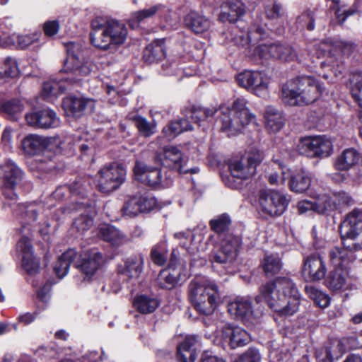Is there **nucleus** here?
<instances>
[{
	"instance_id": "obj_1",
	"label": "nucleus",
	"mask_w": 362,
	"mask_h": 362,
	"mask_svg": "<svg viewBox=\"0 0 362 362\" xmlns=\"http://www.w3.org/2000/svg\"><path fill=\"white\" fill-rule=\"evenodd\" d=\"M255 297L257 303L264 302L279 317L294 315L299 308L300 294L290 278L278 276L263 284Z\"/></svg>"
},
{
	"instance_id": "obj_2",
	"label": "nucleus",
	"mask_w": 362,
	"mask_h": 362,
	"mask_svg": "<svg viewBox=\"0 0 362 362\" xmlns=\"http://www.w3.org/2000/svg\"><path fill=\"white\" fill-rule=\"evenodd\" d=\"M351 250L334 247L329 252V258L332 266L323 279L324 286L332 293H340L350 287V265L356 259L354 252L362 250V241L354 243Z\"/></svg>"
},
{
	"instance_id": "obj_3",
	"label": "nucleus",
	"mask_w": 362,
	"mask_h": 362,
	"mask_svg": "<svg viewBox=\"0 0 362 362\" xmlns=\"http://www.w3.org/2000/svg\"><path fill=\"white\" fill-rule=\"evenodd\" d=\"M323 91V86L315 77L304 75L288 80L283 84L281 97L287 105L304 106L316 101Z\"/></svg>"
},
{
	"instance_id": "obj_4",
	"label": "nucleus",
	"mask_w": 362,
	"mask_h": 362,
	"mask_svg": "<svg viewBox=\"0 0 362 362\" xmlns=\"http://www.w3.org/2000/svg\"><path fill=\"white\" fill-rule=\"evenodd\" d=\"M188 297L199 314L209 316L218 308L220 300L218 287L216 284L192 280L188 287Z\"/></svg>"
},
{
	"instance_id": "obj_5",
	"label": "nucleus",
	"mask_w": 362,
	"mask_h": 362,
	"mask_svg": "<svg viewBox=\"0 0 362 362\" xmlns=\"http://www.w3.org/2000/svg\"><path fill=\"white\" fill-rule=\"evenodd\" d=\"M66 49V58L61 72L67 74L66 80L71 83H79L82 78L87 76L91 72V69L87 63L80 61L78 51L80 46L74 42H68L64 44Z\"/></svg>"
},
{
	"instance_id": "obj_6",
	"label": "nucleus",
	"mask_w": 362,
	"mask_h": 362,
	"mask_svg": "<svg viewBox=\"0 0 362 362\" xmlns=\"http://www.w3.org/2000/svg\"><path fill=\"white\" fill-rule=\"evenodd\" d=\"M258 202L262 211L271 217L281 216L291 202L289 195L275 189H260Z\"/></svg>"
},
{
	"instance_id": "obj_7",
	"label": "nucleus",
	"mask_w": 362,
	"mask_h": 362,
	"mask_svg": "<svg viewBox=\"0 0 362 362\" xmlns=\"http://www.w3.org/2000/svg\"><path fill=\"white\" fill-rule=\"evenodd\" d=\"M262 160V153L259 151H256L249 153L246 163H243V160L231 161L228 165V168L232 178L240 180V182L238 185L232 184L230 185V188L241 189L243 186V180L249 179L255 174L257 167L260 165Z\"/></svg>"
},
{
	"instance_id": "obj_8",
	"label": "nucleus",
	"mask_w": 362,
	"mask_h": 362,
	"mask_svg": "<svg viewBox=\"0 0 362 362\" xmlns=\"http://www.w3.org/2000/svg\"><path fill=\"white\" fill-rule=\"evenodd\" d=\"M300 154L310 158H323L332 153V144L325 136L301 137L297 146Z\"/></svg>"
},
{
	"instance_id": "obj_9",
	"label": "nucleus",
	"mask_w": 362,
	"mask_h": 362,
	"mask_svg": "<svg viewBox=\"0 0 362 362\" xmlns=\"http://www.w3.org/2000/svg\"><path fill=\"white\" fill-rule=\"evenodd\" d=\"M136 179L145 185L152 189L168 187L172 183V180L165 177L163 178L160 168L148 165L142 161L136 160L133 169Z\"/></svg>"
},
{
	"instance_id": "obj_10",
	"label": "nucleus",
	"mask_w": 362,
	"mask_h": 362,
	"mask_svg": "<svg viewBox=\"0 0 362 362\" xmlns=\"http://www.w3.org/2000/svg\"><path fill=\"white\" fill-rule=\"evenodd\" d=\"M3 175L0 178V187L4 197L10 200L18 197L15 190L21 185L24 179V172L11 160H7L3 165Z\"/></svg>"
},
{
	"instance_id": "obj_11",
	"label": "nucleus",
	"mask_w": 362,
	"mask_h": 362,
	"mask_svg": "<svg viewBox=\"0 0 362 362\" xmlns=\"http://www.w3.org/2000/svg\"><path fill=\"white\" fill-rule=\"evenodd\" d=\"M339 232L343 247L351 250V245H347V240H355L362 233V209L356 207L348 212L341 219Z\"/></svg>"
},
{
	"instance_id": "obj_12",
	"label": "nucleus",
	"mask_w": 362,
	"mask_h": 362,
	"mask_svg": "<svg viewBox=\"0 0 362 362\" xmlns=\"http://www.w3.org/2000/svg\"><path fill=\"white\" fill-rule=\"evenodd\" d=\"M219 248L211 255V262L217 264H231L237 258L242 245V238L233 234L218 238Z\"/></svg>"
},
{
	"instance_id": "obj_13",
	"label": "nucleus",
	"mask_w": 362,
	"mask_h": 362,
	"mask_svg": "<svg viewBox=\"0 0 362 362\" xmlns=\"http://www.w3.org/2000/svg\"><path fill=\"white\" fill-rule=\"evenodd\" d=\"M126 174V170L122 164L112 163L104 166L99 171V190L110 193L117 189L124 182Z\"/></svg>"
},
{
	"instance_id": "obj_14",
	"label": "nucleus",
	"mask_w": 362,
	"mask_h": 362,
	"mask_svg": "<svg viewBox=\"0 0 362 362\" xmlns=\"http://www.w3.org/2000/svg\"><path fill=\"white\" fill-rule=\"evenodd\" d=\"M327 272L325 261L320 253L315 252L303 257L300 274L305 282H319L325 278Z\"/></svg>"
},
{
	"instance_id": "obj_15",
	"label": "nucleus",
	"mask_w": 362,
	"mask_h": 362,
	"mask_svg": "<svg viewBox=\"0 0 362 362\" xmlns=\"http://www.w3.org/2000/svg\"><path fill=\"white\" fill-rule=\"evenodd\" d=\"M158 207L157 199L149 192L137 194L130 197L124 204V215L134 217L140 213L150 212Z\"/></svg>"
},
{
	"instance_id": "obj_16",
	"label": "nucleus",
	"mask_w": 362,
	"mask_h": 362,
	"mask_svg": "<svg viewBox=\"0 0 362 362\" xmlns=\"http://www.w3.org/2000/svg\"><path fill=\"white\" fill-rule=\"evenodd\" d=\"M70 190V196L82 201L76 202V209H85L90 211L93 208L94 200L88 198V194L93 189L91 177L88 176H78L75 180L68 184Z\"/></svg>"
},
{
	"instance_id": "obj_17",
	"label": "nucleus",
	"mask_w": 362,
	"mask_h": 362,
	"mask_svg": "<svg viewBox=\"0 0 362 362\" xmlns=\"http://www.w3.org/2000/svg\"><path fill=\"white\" fill-rule=\"evenodd\" d=\"M127 29L124 24L117 21H107L106 28L102 33L103 38L97 39L98 49L107 50L112 45H121L124 43L127 36ZM101 36V34H100Z\"/></svg>"
},
{
	"instance_id": "obj_18",
	"label": "nucleus",
	"mask_w": 362,
	"mask_h": 362,
	"mask_svg": "<svg viewBox=\"0 0 362 362\" xmlns=\"http://www.w3.org/2000/svg\"><path fill=\"white\" fill-rule=\"evenodd\" d=\"M218 117L221 122V132H227L228 136L240 133L244 127L251 123L255 118L249 109H247L245 114L240 112L231 117V111L229 108H226L221 112Z\"/></svg>"
},
{
	"instance_id": "obj_19",
	"label": "nucleus",
	"mask_w": 362,
	"mask_h": 362,
	"mask_svg": "<svg viewBox=\"0 0 362 362\" xmlns=\"http://www.w3.org/2000/svg\"><path fill=\"white\" fill-rule=\"evenodd\" d=\"M103 254L97 248L86 250L76 262L75 267L90 281L105 262Z\"/></svg>"
},
{
	"instance_id": "obj_20",
	"label": "nucleus",
	"mask_w": 362,
	"mask_h": 362,
	"mask_svg": "<svg viewBox=\"0 0 362 362\" xmlns=\"http://www.w3.org/2000/svg\"><path fill=\"white\" fill-rule=\"evenodd\" d=\"M255 52L262 59H274L291 62L296 57L293 47L283 44L259 45L255 48Z\"/></svg>"
},
{
	"instance_id": "obj_21",
	"label": "nucleus",
	"mask_w": 362,
	"mask_h": 362,
	"mask_svg": "<svg viewBox=\"0 0 362 362\" xmlns=\"http://www.w3.org/2000/svg\"><path fill=\"white\" fill-rule=\"evenodd\" d=\"M163 156V165L169 169L178 172L180 174H195L199 171L198 167L185 168L187 158H185L182 152L176 146L165 147Z\"/></svg>"
},
{
	"instance_id": "obj_22",
	"label": "nucleus",
	"mask_w": 362,
	"mask_h": 362,
	"mask_svg": "<svg viewBox=\"0 0 362 362\" xmlns=\"http://www.w3.org/2000/svg\"><path fill=\"white\" fill-rule=\"evenodd\" d=\"M236 80L240 86L250 90L257 95L266 91L268 88L267 82L259 71L245 70L238 74Z\"/></svg>"
},
{
	"instance_id": "obj_23",
	"label": "nucleus",
	"mask_w": 362,
	"mask_h": 362,
	"mask_svg": "<svg viewBox=\"0 0 362 362\" xmlns=\"http://www.w3.org/2000/svg\"><path fill=\"white\" fill-rule=\"evenodd\" d=\"M232 221L230 216L223 213L216 218L211 219L209 222L210 229L214 233L207 238L206 244L216 247L218 243V238L225 236V235L232 234L229 233V228L231 226Z\"/></svg>"
},
{
	"instance_id": "obj_24",
	"label": "nucleus",
	"mask_w": 362,
	"mask_h": 362,
	"mask_svg": "<svg viewBox=\"0 0 362 362\" xmlns=\"http://www.w3.org/2000/svg\"><path fill=\"white\" fill-rule=\"evenodd\" d=\"M25 117L28 124L35 128H53L57 123L56 112L50 109L31 112L26 114Z\"/></svg>"
},
{
	"instance_id": "obj_25",
	"label": "nucleus",
	"mask_w": 362,
	"mask_h": 362,
	"mask_svg": "<svg viewBox=\"0 0 362 362\" xmlns=\"http://www.w3.org/2000/svg\"><path fill=\"white\" fill-rule=\"evenodd\" d=\"M198 336L187 335L176 349L177 362H194L197 356Z\"/></svg>"
},
{
	"instance_id": "obj_26",
	"label": "nucleus",
	"mask_w": 362,
	"mask_h": 362,
	"mask_svg": "<svg viewBox=\"0 0 362 362\" xmlns=\"http://www.w3.org/2000/svg\"><path fill=\"white\" fill-rule=\"evenodd\" d=\"M222 338L231 349H235L247 344L248 334L238 326L227 325L223 327Z\"/></svg>"
},
{
	"instance_id": "obj_27",
	"label": "nucleus",
	"mask_w": 362,
	"mask_h": 362,
	"mask_svg": "<svg viewBox=\"0 0 362 362\" xmlns=\"http://www.w3.org/2000/svg\"><path fill=\"white\" fill-rule=\"evenodd\" d=\"M228 312L235 320L247 322L253 315L252 301L245 298H237L228 303Z\"/></svg>"
},
{
	"instance_id": "obj_28",
	"label": "nucleus",
	"mask_w": 362,
	"mask_h": 362,
	"mask_svg": "<svg viewBox=\"0 0 362 362\" xmlns=\"http://www.w3.org/2000/svg\"><path fill=\"white\" fill-rule=\"evenodd\" d=\"M89 102L88 98L70 94L63 98L62 105L68 117L79 118L83 115Z\"/></svg>"
},
{
	"instance_id": "obj_29",
	"label": "nucleus",
	"mask_w": 362,
	"mask_h": 362,
	"mask_svg": "<svg viewBox=\"0 0 362 362\" xmlns=\"http://www.w3.org/2000/svg\"><path fill=\"white\" fill-rule=\"evenodd\" d=\"M219 18L221 21L234 23L245 13V5L240 0L223 2Z\"/></svg>"
},
{
	"instance_id": "obj_30",
	"label": "nucleus",
	"mask_w": 362,
	"mask_h": 362,
	"mask_svg": "<svg viewBox=\"0 0 362 362\" xmlns=\"http://www.w3.org/2000/svg\"><path fill=\"white\" fill-rule=\"evenodd\" d=\"M219 110L216 107H204L197 104L189 103L185 107L184 115L187 119H190L199 127H202V122H206L209 118L214 117Z\"/></svg>"
},
{
	"instance_id": "obj_31",
	"label": "nucleus",
	"mask_w": 362,
	"mask_h": 362,
	"mask_svg": "<svg viewBox=\"0 0 362 362\" xmlns=\"http://www.w3.org/2000/svg\"><path fill=\"white\" fill-rule=\"evenodd\" d=\"M99 238L113 247H119L129 241L127 237L111 224H101L98 228Z\"/></svg>"
},
{
	"instance_id": "obj_32",
	"label": "nucleus",
	"mask_w": 362,
	"mask_h": 362,
	"mask_svg": "<svg viewBox=\"0 0 362 362\" xmlns=\"http://www.w3.org/2000/svg\"><path fill=\"white\" fill-rule=\"evenodd\" d=\"M186 28L196 35L205 33L210 28L209 20L197 11H191L184 17Z\"/></svg>"
},
{
	"instance_id": "obj_33",
	"label": "nucleus",
	"mask_w": 362,
	"mask_h": 362,
	"mask_svg": "<svg viewBox=\"0 0 362 362\" xmlns=\"http://www.w3.org/2000/svg\"><path fill=\"white\" fill-rule=\"evenodd\" d=\"M264 10L267 19L276 21L279 23L277 28L271 30L278 34L282 33L284 30V23L286 18V11L282 4L276 1H274L265 4Z\"/></svg>"
},
{
	"instance_id": "obj_34",
	"label": "nucleus",
	"mask_w": 362,
	"mask_h": 362,
	"mask_svg": "<svg viewBox=\"0 0 362 362\" xmlns=\"http://www.w3.org/2000/svg\"><path fill=\"white\" fill-rule=\"evenodd\" d=\"M144 257L141 254L132 255L124 261L123 267L118 268V273L128 278H137L143 270Z\"/></svg>"
},
{
	"instance_id": "obj_35",
	"label": "nucleus",
	"mask_w": 362,
	"mask_h": 362,
	"mask_svg": "<svg viewBox=\"0 0 362 362\" xmlns=\"http://www.w3.org/2000/svg\"><path fill=\"white\" fill-rule=\"evenodd\" d=\"M361 154L354 148H349L342 151L337 158L334 166L339 171H346L360 161Z\"/></svg>"
},
{
	"instance_id": "obj_36",
	"label": "nucleus",
	"mask_w": 362,
	"mask_h": 362,
	"mask_svg": "<svg viewBox=\"0 0 362 362\" xmlns=\"http://www.w3.org/2000/svg\"><path fill=\"white\" fill-rule=\"evenodd\" d=\"M47 145V141L36 134H28L21 141V146L25 154L31 156L42 153L46 148Z\"/></svg>"
},
{
	"instance_id": "obj_37",
	"label": "nucleus",
	"mask_w": 362,
	"mask_h": 362,
	"mask_svg": "<svg viewBox=\"0 0 362 362\" xmlns=\"http://www.w3.org/2000/svg\"><path fill=\"white\" fill-rule=\"evenodd\" d=\"M132 305L138 313L146 315L153 313L158 308L160 300L146 294H139L134 297Z\"/></svg>"
},
{
	"instance_id": "obj_38",
	"label": "nucleus",
	"mask_w": 362,
	"mask_h": 362,
	"mask_svg": "<svg viewBox=\"0 0 362 362\" xmlns=\"http://www.w3.org/2000/svg\"><path fill=\"white\" fill-rule=\"evenodd\" d=\"M311 177L304 170L292 173L288 180V185L291 192L303 193L310 187Z\"/></svg>"
},
{
	"instance_id": "obj_39",
	"label": "nucleus",
	"mask_w": 362,
	"mask_h": 362,
	"mask_svg": "<svg viewBox=\"0 0 362 362\" xmlns=\"http://www.w3.org/2000/svg\"><path fill=\"white\" fill-rule=\"evenodd\" d=\"M165 57V44L163 41L158 40L148 45L143 52V59L148 64L158 62Z\"/></svg>"
},
{
	"instance_id": "obj_40",
	"label": "nucleus",
	"mask_w": 362,
	"mask_h": 362,
	"mask_svg": "<svg viewBox=\"0 0 362 362\" xmlns=\"http://www.w3.org/2000/svg\"><path fill=\"white\" fill-rule=\"evenodd\" d=\"M180 279V272L176 269L165 268L162 269L158 276L159 288L165 290L175 288Z\"/></svg>"
},
{
	"instance_id": "obj_41",
	"label": "nucleus",
	"mask_w": 362,
	"mask_h": 362,
	"mask_svg": "<svg viewBox=\"0 0 362 362\" xmlns=\"http://www.w3.org/2000/svg\"><path fill=\"white\" fill-rule=\"evenodd\" d=\"M193 129L192 124L187 118H181L180 119L170 122L163 127L162 133L164 136L170 139L175 138L180 134L191 131Z\"/></svg>"
},
{
	"instance_id": "obj_42",
	"label": "nucleus",
	"mask_w": 362,
	"mask_h": 362,
	"mask_svg": "<svg viewBox=\"0 0 362 362\" xmlns=\"http://www.w3.org/2000/svg\"><path fill=\"white\" fill-rule=\"evenodd\" d=\"M63 77L59 81H48L42 84V94L44 97L57 96L64 93L68 89V86H72L76 83H71Z\"/></svg>"
},
{
	"instance_id": "obj_43",
	"label": "nucleus",
	"mask_w": 362,
	"mask_h": 362,
	"mask_svg": "<svg viewBox=\"0 0 362 362\" xmlns=\"http://www.w3.org/2000/svg\"><path fill=\"white\" fill-rule=\"evenodd\" d=\"M346 352L341 338L329 339L328 345L325 348V356L322 362H334V360L339 359Z\"/></svg>"
},
{
	"instance_id": "obj_44",
	"label": "nucleus",
	"mask_w": 362,
	"mask_h": 362,
	"mask_svg": "<svg viewBox=\"0 0 362 362\" xmlns=\"http://www.w3.org/2000/svg\"><path fill=\"white\" fill-rule=\"evenodd\" d=\"M25 106L18 98H11L3 102V113L11 122H18L22 117Z\"/></svg>"
},
{
	"instance_id": "obj_45",
	"label": "nucleus",
	"mask_w": 362,
	"mask_h": 362,
	"mask_svg": "<svg viewBox=\"0 0 362 362\" xmlns=\"http://www.w3.org/2000/svg\"><path fill=\"white\" fill-rule=\"evenodd\" d=\"M282 266L281 259L278 255L274 254H266L260 263V267L267 278L279 274L282 269Z\"/></svg>"
},
{
	"instance_id": "obj_46",
	"label": "nucleus",
	"mask_w": 362,
	"mask_h": 362,
	"mask_svg": "<svg viewBox=\"0 0 362 362\" xmlns=\"http://www.w3.org/2000/svg\"><path fill=\"white\" fill-rule=\"evenodd\" d=\"M329 54L333 56L350 57L356 49V45L352 42L338 39H329Z\"/></svg>"
},
{
	"instance_id": "obj_47",
	"label": "nucleus",
	"mask_w": 362,
	"mask_h": 362,
	"mask_svg": "<svg viewBox=\"0 0 362 362\" xmlns=\"http://www.w3.org/2000/svg\"><path fill=\"white\" fill-rule=\"evenodd\" d=\"M128 118L134 123L141 136L150 137L156 133V122H149L144 117L138 114L129 116Z\"/></svg>"
},
{
	"instance_id": "obj_48",
	"label": "nucleus",
	"mask_w": 362,
	"mask_h": 362,
	"mask_svg": "<svg viewBox=\"0 0 362 362\" xmlns=\"http://www.w3.org/2000/svg\"><path fill=\"white\" fill-rule=\"evenodd\" d=\"M305 294L313 300L315 305L320 308L328 307L331 302L330 296L325 292L313 286L306 285L304 288Z\"/></svg>"
},
{
	"instance_id": "obj_49",
	"label": "nucleus",
	"mask_w": 362,
	"mask_h": 362,
	"mask_svg": "<svg viewBox=\"0 0 362 362\" xmlns=\"http://www.w3.org/2000/svg\"><path fill=\"white\" fill-rule=\"evenodd\" d=\"M267 126L273 132L279 131L284 125L285 119L281 112L272 107H268L265 112Z\"/></svg>"
},
{
	"instance_id": "obj_50",
	"label": "nucleus",
	"mask_w": 362,
	"mask_h": 362,
	"mask_svg": "<svg viewBox=\"0 0 362 362\" xmlns=\"http://www.w3.org/2000/svg\"><path fill=\"white\" fill-rule=\"evenodd\" d=\"M162 8L161 4L153 5L148 8H145L133 13L129 20V25L132 28H136L146 18L153 17Z\"/></svg>"
},
{
	"instance_id": "obj_51",
	"label": "nucleus",
	"mask_w": 362,
	"mask_h": 362,
	"mask_svg": "<svg viewBox=\"0 0 362 362\" xmlns=\"http://www.w3.org/2000/svg\"><path fill=\"white\" fill-rule=\"evenodd\" d=\"M80 210H84L86 214H81L78 217L75 218L73 226L76 228L78 232H83L88 230L93 224V214H95V204H93V208L91 211H88L85 209H81Z\"/></svg>"
},
{
	"instance_id": "obj_52",
	"label": "nucleus",
	"mask_w": 362,
	"mask_h": 362,
	"mask_svg": "<svg viewBox=\"0 0 362 362\" xmlns=\"http://www.w3.org/2000/svg\"><path fill=\"white\" fill-rule=\"evenodd\" d=\"M315 203L316 212L320 214H326L337 210L336 201L327 194H323Z\"/></svg>"
},
{
	"instance_id": "obj_53",
	"label": "nucleus",
	"mask_w": 362,
	"mask_h": 362,
	"mask_svg": "<svg viewBox=\"0 0 362 362\" xmlns=\"http://www.w3.org/2000/svg\"><path fill=\"white\" fill-rule=\"evenodd\" d=\"M151 259L157 266L161 267L165 264L168 259V250L165 243L155 245L151 250Z\"/></svg>"
},
{
	"instance_id": "obj_54",
	"label": "nucleus",
	"mask_w": 362,
	"mask_h": 362,
	"mask_svg": "<svg viewBox=\"0 0 362 362\" xmlns=\"http://www.w3.org/2000/svg\"><path fill=\"white\" fill-rule=\"evenodd\" d=\"M33 165L40 179H45L47 175L56 171V163L51 159H37Z\"/></svg>"
},
{
	"instance_id": "obj_55",
	"label": "nucleus",
	"mask_w": 362,
	"mask_h": 362,
	"mask_svg": "<svg viewBox=\"0 0 362 362\" xmlns=\"http://www.w3.org/2000/svg\"><path fill=\"white\" fill-rule=\"evenodd\" d=\"M317 13L318 9H307L298 18V21L308 31H312L315 29V21L318 19Z\"/></svg>"
},
{
	"instance_id": "obj_56",
	"label": "nucleus",
	"mask_w": 362,
	"mask_h": 362,
	"mask_svg": "<svg viewBox=\"0 0 362 362\" xmlns=\"http://www.w3.org/2000/svg\"><path fill=\"white\" fill-rule=\"evenodd\" d=\"M40 266V258H37L34 254L22 256V267L29 275H34L39 272Z\"/></svg>"
},
{
	"instance_id": "obj_57",
	"label": "nucleus",
	"mask_w": 362,
	"mask_h": 362,
	"mask_svg": "<svg viewBox=\"0 0 362 362\" xmlns=\"http://www.w3.org/2000/svg\"><path fill=\"white\" fill-rule=\"evenodd\" d=\"M4 69L0 71V78H15L19 74V69L16 60L8 57L4 60Z\"/></svg>"
},
{
	"instance_id": "obj_58",
	"label": "nucleus",
	"mask_w": 362,
	"mask_h": 362,
	"mask_svg": "<svg viewBox=\"0 0 362 362\" xmlns=\"http://www.w3.org/2000/svg\"><path fill=\"white\" fill-rule=\"evenodd\" d=\"M91 31L90 33V41L92 45L98 47V42H97V39L100 40L103 38L102 33L103 30L106 28V23L102 24L98 20H93L90 23Z\"/></svg>"
},
{
	"instance_id": "obj_59",
	"label": "nucleus",
	"mask_w": 362,
	"mask_h": 362,
	"mask_svg": "<svg viewBox=\"0 0 362 362\" xmlns=\"http://www.w3.org/2000/svg\"><path fill=\"white\" fill-rule=\"evenodd\" d=\"M260 361L261 355L259 350L255 347H250L233 362H260Z\"/></svg>"
},
{
	"instance_id": "obj_60",
	"label": "nucleus",
	"mask_w": 362,
	"mask_h": 362,
	"mask_svg": "<svg viewBox=\"0 0 362 362\" xmlns=\"http://www.w3.org/2000/svg\"><path fill=\"white\" fill-rule=\"evenodd\" d=\"M332 194L334 198V200L336 201L337 209H339L340 206H349L354 204V200L351 195L344 191L334 192Z\"/></svg>"
},
{
	"instance_id": "obj_61",
	"label": "nucleus",
	"mask_w": 362,
	"mask_h": 362,
	"mask_svg": "<svg viewBox=\"0 0 362 362\" xmlns=\"http://www.w3.org/2000/svg\"><path fill=\"white\" fill-rule=\"evenodd\" d=\"M60 29V23L58 20L47 21L44 23L42 30L44 35L51 37L57 35Z\"/></svg>"
},
{
	"instance_id": "obj_62",
	"label": "nucleus",
	"mask_w": 362,
	"mask_h": 362,
	"mask_svg": "<svg viewBox=\"0 0 362 362\" xmlns=\"http://www.w3.org/2000/svg\"><path fill=\"white\" fill-rule=\"evenodd\" d=\"M17 247L22 252V256L33 254L32 240L27 236H23L17 243Z\"/></svg>"
},
{
	"instance_id": "obj_63",
	"label": "nucleus",
	"mask_w": 362,
	"mask_h": 362,
	"mask_svg": "<svg viewBox=\"0 0 362 362\" xmlns=\"http://www.w3.org/2000/svg\"><path fill=\"white\" fill-rule=\"evenodd\" d=\"M70 265L69 262L59 257L54 266V272L59 278L62 279L68 273Z\"/></svg>"
},
{
	"instance_id": "obj_64",
	"label": "nucleus",
	"mask_w": 362,
	"mask_h": 362,
	"mask_svg": "<svg viewBox=\"0 0 362 362\" xmlns=\"http://www.w3.org/2000/svg\"><path fill=\"white\" fill-rule=\"evenodd\" d=\"M346 351L360 349L361 345L358 339L356 336H347L341 337Z\"/></svg>"
}]
</instances>
